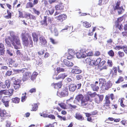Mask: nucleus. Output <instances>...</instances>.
Returning <instances> with one entry per match:
<instances>
[{"mask_svg": "<svg viewBox=\"0 0 127 127\" xmlns=\"http://www.w3.org/2000/svg\"><path fill=\"white\" fill-rule=\"evenodd\" d=\"M13 89H9L8 90H4L1 91L0 92V94L4 95H12L13 94Z\"/></svg>", "mask_w": 127, "mask_h": 127, "instance_id": "obj_11", "label": "nucleus"}, {"mask_svg": "<svg viewBox=\"0 0 127 127\" xmlns=\"http://www.w3.org/2000/svg\"><path fill=\"white\" fill-rule=\"evenodd\" d=\"M36 92V89L35 88H32L29 91V92L31 93H34Z\"/></svg>", "mask_w": 127, "mask_h": 127, "instance_id": "obj_59", "label": "nucleus"}, {"mask_svg": "<svg viewBox=\"0 0 127 127\" xmlns=\"http://www.w3.org/2000/svg\"><path fill=\"white\" fill-rule=\"evenodd\" d=\"M68 93L67 89L64 90L61 93L57 92V95L60 97H64L67 96L68 95Z\"/></svg>", "mask_w": 127, "mask_h": 127, "instance_id": "obj_12", "label": "nucleus"}, {"mask_svg": "<svg viewBox=\"0 0 127 127\" xmlns=\"http://www.w3.org/2000/svg\"><path fill=\"white\" fill-rule=\"evenodd\" d=\"M20 82L19 80H16L15 81L13 85H20Z\"/></svg>", "mask_w": 127, "mask_h": 127, "instance_id": "obj_60", "label": "nucleus"}, {"mask_svg": "<svg viewBox=\"0 0 127 127\" xmlns=\"http://www.w3.org/2000/svg\"><path fill=\"white\" fill-rule=\"evenodd\" d=\"M67 75L65 73L60 74L59 75L58 77H56L55 78L54 77L55 75H54L53 77V79H56V80H58L60 79H63L65 77L67 76Z\"/></svg>", "mask_w": 127, "mask_h": 127, "instance_id": "obj_18", "label": "nucleus"}, {"mask_svg": "<svg viewBox=\"0 0 127 127\" xmlns=\"http://www.w3.org/2000/svg\"><path fill=\"white\" fill-rule=\"evenodd\" d=\"M33 11L34 13L37 15H39L40 14V12L39 11L36 10L34 8H33Z\"/></svg>", "mask_w": 127, "mask_h": 127, "instance_id": "obj_42", "label": "nucleus"}, {"mask_svg": "<svg viewBox=\"0 0 127 127\" xmlns=\"http://www.w3.org/2000/svg\"><path fill=\"white\" fill-rule=\"evenodd\" d=\"M75 117L76 119L80 121L84 120V117L79 113H76Z\"/></svg>", "mask_w": 127, "mask_h": 127, "instance_id": "obj_20", "label": "nucleus"}, {"mask_svg": "<svg viewBox=\"0 0 127 127\" xmlns=\"http://www.w3.org/2000/svg\"><path fill=\"white\" fill-rule=\"evenodd\" d=\"M31 15V14L29 13H26L25 15V17L27 18L30 19Z\"/></svg>", "mask_w": 127, "mask_h": 127, "instance_id": "obj_55", "label": "nucleus"}, {"mask_svg": "<svg viewBox=\"0 0 127 127\" xmlns=\"http://www.w3.org/2000/svg\"><path fill=\"white\" fill-rule=\"evenodd\" d=\"M22 95L23 96L21 97V101L23 102L25 101L27 97L26 96L24 95L23 94Z\"/></svg>", "mask_w": 127, "mask_h": 127, "instance_id": "obj_52", "label": "nucleus"}, {"mask_svg": "<svg viewBox=\"0 0 127 127\" xmlns=\"http://www.w3.org/2000/svg\"><path fill=\"white\" fill-rule=\"evenodd\" d=\"M5 84L6 86H7V88H8L10 87V82L9 80H6L5 82Z\"/></svg>", "mask_w": 127, "mask_h": 127, "instance_id": "obj_38", "label": "nucleus"}, {"mask_svg": "<svg viewBox=\"0 0 127 127\" xmlns=\"http://www.w3.org/2000/svg\"><path fill=\"white\" fill-rule=\"evenodd\" d=\"M48 117L53 119H55V117L52 114L48 115Z\"/></svg>", "mask_w": 127, "mask_h": 127, "instance_id": "obj_64", "label": "nucleus"}, {"mask_svg": "<svg viewBox=\"0 0 127 127\" xmlns=\"http://www.w3.org/2000/svg\"><path fill=\"white\" fill-rule=\"evenodd\" d=\"M100 85H102V88L106 90H108L112 86V84L109 81H108L106 83V82L103 81V83H101Z\"/></svg>", "mask_w": 127, "mask_h": 127, "instance_id": "obj_5", "label": "nucleus"}, {"mask_svg": "<svg viewBox=\"0 0 127 127\" xmlns=\"http://www.w3.org/2000/svg\"><path fill=\"white\" fill-rule=\"evenodd\" d=\"M68 52L69 56L67 57V59H69L73 58L75 54L74 50L72 49H69Z\"/></svg>", "mask_w": 127, "mask_h": 127, "instance_id": "obj_17", "label": "nucleus"}, {"mask_svg": "<svg viewBox=\"0 0 127 127\" xmlns=\"http://www.w3.org/2000/svg\"><path fill=\"white\" fill-rule=\"evenodd\" d=\"M88 95L90 96L91 97H95L96 95L95 92L91 93V92H88Z\"/></svg>", "mask_w": 127, "mask_h": 127, "instance_id": "obj_43", "label": "nucleus"}, {"mask_svg": "<svg viewBox=\"0 0 127 127\" xmlns=\"http://www.w3.org/2000/svg\"><path fill=\"white\" fill-rule=\"evenodd\" d=\"M12 73V72L11 71H7L6 72L5 75L6 76H10Z\"/></svg>", "mask_w": 127, "mask_h": 127, "instance_id": "obj_62", "label": "nucleus"}, {"mask_svg": "<svg viewBox=\"0 0 127 127\" xmlns=\"http://www.w3.org/2000/svg\"><path fill=\"white\" fill-rule=\"evenodd\" d=\"M31 73L30 72H25L23 74L22 80L23 81H25L28 80L31 75Z\"/></svg>", "mask_w": 127, "mask_h": 127, "instance_id": "obj_13", "label": "nucleus"}, {"mask_svg": "<svg viewBox=\"0 0 127 127\" xmlns=\"http://www.w3.org/2000/svg\"><path fill=\"white\" fill-rule=\"evenodd\" d=\"M87 55V56H92L93 55V53L92 52H90L88 53H86V52H85Z\"/></svg>", "mask_w": 127, "mask_h": 127, "instance_id": "obj_61", "label": "nucleus"}, {"mask_svg": "<svg viewBox=\"0 0 127 127\" xmlns=\"http://www.w3.org/2000/svg\"><path fill=\"white\" fill-rule=\"evenodd\" d=\"M101 61V59L100 58H98L95 61V60H93L94 61V65H97L99 64H100V62Z\"/></svg>", "mask_w": 127, "mask_h": 127, "instance_id": "obj_30", "label": "nucleus"}, {"mask_svg": "<svg viewBox=\"0 0 127 127\" xmlns=\"http://www.w3.org/2000/svg\"><path fill=\"white\" fill-rule=\"evenodd\" d=\"M56 9L57 10H62L64 8V6L62 3H59L55 6Z\"/></svg>", "mask_w": 127, "mask_h": 127, "instance_id": "obj_26", "label": "nucleus"}, {"mask_svg": "<svg viewBox=\"0 0 127 127\" xmlns=\"http://www.w3.org/2000/svg\"><path fill=\"white\" fill-rule=\"evenodd\" d=\"M120 122L122 125L124 126H127V120H122Z\"/></svg>", "mask_w": 127, "mask_h": 127, "instance_id": "obj_48", "label": "nucleus"}, {"mask_svg": "<svg viewBox=\"0 0 127 127\" xmlns=\"http://www.w3.org/2000/svg\"><path fill=\"white\" fill-rule=\"evenodd\" d=\"M109 97L108 96H106L105 97V102L104 103V106L105 107H107L108 108H109L110 106V102L109 100Z\"/></svg>", "mask_w": 127, "mask_h": 127, "instance_id": "obj_22", "label": "nucleus"}, {"mask_svg": "<svg viewBox=\"0 0 127 127\" xmlns=\"http://www.w3.org/2000/svg\"><path fill=\"white\" fill-rule=\"evenodd\" d=\"M123 20L122 17H120L118 19V20L115 23V25L117 26L119 24L118 23L120 22Z\"/></svg>", "mask_w": 127, "mask_h": 127, "instance_id": "obj_39", "label": "nucleus"}, {"mask_svg": "<svg viewBox=\"0 0 127 127\" xmlns=\"http://www.w3.org/2000/svg\"><path fill=\"white\" fill-rule=\"evenodd\" d=\"M39 44L44 46H46L47 44V41L43 35H41L39 38Z\"/></svg>", "mask_w": 127, "mask_h": 127, "instance_id": "obj_6", "label": "nucleus"}, {"mask_svg": "<svg viewBox=\"0 0 127 127\" xmlns=\"http://www.w3.org/2000/svg\"><path fill=\"white\" fill-rule=\"evenodd\" d=\"M50 41L52 43L54 44H56L58 43V42L55 41L54 39L52 38H50Z\"/></svg>", "mask_w": 127, "mask_h": 127, "instance_id": "obj_51", "label": "nucleus"}, {"mask_svg": "<svg viewBox=\"0 0 127 127\" xmlns=\"http://www.w3.org/2000/svg\"><path fill=\"white\" fill-rule=\"evenodd\" d=\"M62 85L61 82H60L57 84H54V83H52L51 86L52 87L54 88L55 89H58L61 88Z\"/></svg>", "mask_w": 127, "mask_h": 127, "instance_id": "obj_19", "label": "nucleus"}, {"mask_svg": "<svg viewBox=\"0 0 127 127\" xmlns=\"http://www.w3.org/2000/svg\"><path fill=\"white\" fill-rule=\"evenodd\" d=\"M58 105L64 109H65L66 108L65 105L64 103H58Z\"/></svg>", "mask_w": 127, "mask_h": 127, "instance_id": "obj_46", "label": "nucleus"}, {"mask_svg": "<svg viewBox=\"0 0 127 127\" xmlns=\"http://www.w3.org/2000/svg\"><path fill=\"white\" fill-rule=\"evenodd\" d=\"M54 32L55 36H57L58 35V32L56 28H54Z\"/></svg>", "mask_w": 127, "mask_h": 127, "instance_id": "obj_58", "label": "nucleus"}, {"mask_svg": "<svg viewBox=\"0 0 127 127\" xmlns=\"http://www.w3.org/2000/svg\"><path fill=\"white\" fill-rule=\"evenodd\" d=\"M84 50L81 49L76 54L77 57L78 58H84L86 57V55L84 54Z\"/></svg>", "mask_w": 127, "mask_h": 127, "instance_id": "obj_7", "label": "nucleus"}, {"mask_svg": "<svg viewBox=\"0 0 127 127\" xmlns=\"http://www.w3.org/2000/svg\"><path fill=\"white\" fill-rule=\"evenodd\" d=\"M32 106V109L31 110L32 111H36L37 109V106L36 104H33Z\"/></svg>", "mask_w": 127, "mask_h": 127, "instance_id": "obj_36", "label": "nucleus"}, {"mask_svg": "<svg viewBox=\"0 0 127 127\" xmlns=\"http://www.w3.org/2000/svg\"><path fill=\"white\" fill-rule=\"evenodd\" d=\"M32 36L33 38V40L34 42L37 43L38 41V35L35 32L32 33Z\"/></svg>", "mask_w": 127, "mask_h": 127, "instance_id": "obj_27", "label": "nucleus"}, {"mask_svg": "<svg viewBox=\"0 0 127 127\" xmlns=\"http://www.w3.org/2000/svg\"><path fill=\"white\" fill-rule=\"evenodd\" d=\"M4 47L3 44L0 43V55L3 56L4 54Z\"/></svg>", "mask_w": 127, "mask_h": 127, "instance_id": "obj_21", "label": "nucleus"}, {"mask_svg": "<svg viewBox=\"0 0 127 127\" xmlns=\"http://www.w3.org/2000/svg\"><path fill=\"white\" fill-rule=\"evenodd\" d=\"M108 54L110 56L113 57L114 55V53L112 50H111L108 52Z\"/></svg>", "mask_w": 127, "mask_h": 127, "instance_id": "obj_44", "label": "nucleus"}, {"mask_svg": "<svg viewBox=\"0 0 127 127\" xmlns=\"http://www.w3.org/2000/svg\"><path fill=\"white\" fill-rule=\"evenodd\" d=\"M64 62L66 66L68 67L71 66L73 65L72 63L65 59L64 60Z\"/></svg>", "mask_w": 127, "mask_h": 127, "instance_id": "obj_24", "label": "nucleus"}, {"mask_svg": "<svg viewBox=\"0 0 127 127\" xmlns=\"http://www.w3.org/2000/svg\"><path fill=\"white\" fill-rule=\"evenodd\" d=\"M77 86L75 84H71L69 87V91L73 92L76 88Z\"/></svg>", "mask_w": 127, "mask_h": 127, "instance_id": "obj_23", "label": "nucleus"}, {"mask_svg": "<svg viewBox=\"0 0 127 127\" xmlns=\"http://www.w3.org/2000/svg\"><path fill=\"white\" fill-rule=\"evenodd\" d=\"M7 86L5 84H3V83L1 82L0 83V87L3 88H7Z\"/></svg>", "mask_w": 127, "mask_h": 127, "instance_id": "obj_49", "label": "nucleus"}, {"mask_svg": "<svg viewBox=\"0 0 127 127\" xmlns=\"http://www.w3.org/2000/svg\"><path fill=\"white\" fill-rule=\"evenodd\" d=\"M0 116L1 118V121L2 122L3 119H5V118L6 117L7 115L6 111L4 109H0Z\"/></svg>", "mask_w": 127, "mask_h": 127, "instance_id": "obj_9", "label": "nucleus"}, {"mask_svg": "<svg viewBox=\"0 0 127 127\" xmlns=\"http://www.w3.org/2000/svg\"><path fill=\"white\" fill-rule=\"evenodd\" d=\"M122 48L123 46H116L115 47V49L116 50H119L122 49Z\"/></svg>", "mask_w": 127, "mask_h": 127, "instance_id": "obj_56", "label": "nucleus"}, {"mask_svg": "<svg viewBox=\"0 0 127 127\" xmlns=\"http://www.w3.org/2000/svg\"><path fill=\"white\" fill-rule=\"evenodd\" d=\"M83 25L84 27L87 28H89L91 26V24L87 22H84Z\"/></svg>", "mask_w": 127, "mask_h": 127, "instance_id": "obj_33", "label": "nucleus"}, {"mask_svg": "<svg viewBox=\"0 0 127 127\" xmlns=\"http://www.w3.org/2000/svg\"><path fill=\"white\" fill-rule=\"evenodd\" d=\"M25 33V32H23L21 35L23 44L24 46L26 47H28L29 46L30 47H33L32 38L31 36H29V41L28 38L26 36Z\"/></svg>", "mask_w": 127, "mask_h": 127, "instance_id": "obj_2", "label": "nucleus"}, {"mask_svg": "<svg viewBox=\"0 0 127 127\" xmlns=\"http://www.w3.org/2000/svg\"><path fill=\"white\" fill-rule=\"evenodd\" d=\"M94 62L93 60L91 59L90 57L87 58L85 60V63H87L90 65H94Z\"/></svg>", "mask_w": 127, "mask_h": 127, "instance_id": "obj_15", "label": "nucleus"}, {"mask_svg": "<svg viewBox=\"0 0 127 127\" xmlns=\"http://www.w3.org/2000/svg\"><path fill=\"white\" fill-rule=\"evenodd\" d=\"M103 98V95H97L95 98V102L97 104L101 103Z\"/></svg>", "mask_w": 127, "mask_h": 127, "instance_id": "obj_10", "label": "nucleus"}, {"mask_svg": "<svg viewBox=\"0 0 127 127\" xmlns=\"http://www.w3.org/2000/svg\"><path fill=\"white\" fill-rule=\"evenodd\" d=\"M118 55L120 58H122L124 56V53L120 51H119L118 52Z\"/></svg>", "mask_w": 127, "mask_h": 127, "instance_id": "obj_40", "label": "nucleus"}, {"mask_svg": "<svg viewBox=\"0 0 127 127\" xmlns=\"http://www.w3.org/2000/svg\"><path fill=\"white\" fill-rule=\"evenodd\" d=\"M117 69V67H114L113 70L114 71V72H112L111 73V74H112V76H115L116 75Z\"/></svg>", "mask_w": 127, "mask_h": 127, "instance_id": "obj_34", "label": "nucleus"}, {"mask_svg": "<svg viewBox=\"0 0 127 127\" xmlns=\"http://www.w3.org/2000/svg\"><path fill=\"white\" fill-rule=\"evenodd\" d=\"M68 105L69 106V107L72 109L73 108L74 109H75L77 107V106L75 105H73L70 104H68Z\"/></svg>", "mask_w": 127, "mask_h": 127, "instance_id": "obj_53", "label": "nucleus"}, {"mask_svg": "<svg viewBox=\"0 0 127 127\" xmlns=\"http://www.w3.org/2000/svg\"><path fill=\"white\" fill-rule=\"evenodd\" d=\"M38 74L36 72H33L31 77V79L33 81L35 79L37 76Z\"/></svg>", "mask_w": 127, "mask_h": 127, "instance_id": "obj_31", "label": "nucleus"}, {"mask_svg": "<svg viewBox=\"0 0 127 127\" xmlns=\"http://www.w3.org/2000/svg\"><path fill=\"white\" fill-rule=\"evenodd\" d=\"M67 18L66 15L65 14H63L55 17V18L58 22H61L66 19Z\"/></svg>", "mask_w": 127, "mask_h": 127, "instance_id": "obj_8", "label": "nucleus"}, {"mask_svg": "<svg viewBox=\"0 0 127 127\" xmlns=\"http://www.w3.org/2000/svg\"><path fill=\"white\" fill-rule=\"evenodd\" d=\"M57 71L58 73L60 72L64 71V69L61 67H57Z\"/></svg>", "mask_w": 127, "mask_h": 127, "instance_id": "obj_50", "label": "nucleus"}, {"mask_svg": "<svg viewBox=\"0 0 127 127\" xmlns=\"http://www.w3.org/2000/svg\"><path fill=\"white\" fill-rule=\"evenodd\" d=\"M57 113V117L59 118V119L61 121H62V120L65 121H66L67 120L66 118L65 117H62V116H60L58 114V113L57 112H56Z\"/></svg>", "mask_w": 127, "mask_h": 127, "instance_id": "obj_32", "label": "nucleus"}, {"mask_svg": "<svg viewBox=\"0 0 127 127\" xmlns=\"http://www.w3.org/2000/svg\"><path fill=\"white\" fill-rule=\"evenodd\" d=\"M33 6V3L31 2H28L26 5V8H28L29 7H32Z\"/></svg>", "mask_w": 127, "mask_h": 127, "instance_id": "obj_41", "label": "nucleus"}, {"mask_svg": "<svg viewBox=\"0 0 127 127\" xmlns=\"http://www.w3.org/2000/svg\"><path fill=\"white\" fill-rule=\"evenodd\" d=\"M92 87L93 90L94 91H97L99 89L98 86L94 84L92 85Z\"/></svg>", "mask_w": 127, "mask_h": 127, "instance_id": "obj_35", "label": "nucleus"}, {"mask_svg": "<svg viewBox=\"0 0 127 127\" xmlns=\"http://www.w3.org/2000/svg\"><path fill=\"white\" fill-rule=\"evenodd\" d=\"M8 62L9 63V66L11 67L13 66L16 67L17 66L18 64L15 63V61L13 59L9 58L8 59Z\"/></svg>", "mask_w": 127, "mask_h": 127, "instance_id": "obj_14", "label": "nucleus"}, {"mask_svg": "<svg viewBox=\"0 0 127 127\" xmlns=\"http://www.w3.org/2000/svg\"><path fill=\"white\" fill-rule=\"evenodd\" d=\"M10 36L5 39L6 43L9 46H10L11 45V42L15 49H18L20 48L21 43L19 37L15 35L14 33L12 31L10 32Z\"/></svg>", "mask_w": 127, "mask_h": 127, "instance_id": "obj_1", "label": "nucleus"}, {"mask_svg": "<svg viewBox=\"0 0 127 127\" xmlns=\"http://www.w3.org/2000/svg\"><path fill=\"white\" fill-rule=\"evenodd\" d=\"M120 3V1L118 0L116 3V5L114 7V10H117L119 14H121L124 11V10L122 7L119 6Z\"/></svg>", "mask_w": 127, "mask_h": 127, "instance_id": "obj_4", "label": "nucleus"}, {"mask_svg": "<svg viewBox=\"0 0 127 127\" xmlns=\"http://www.w3.org/2000/svg\"><path fill=\"white\" fill-rule=\"evenodd\" d=\"M7 13L8 15L5 16V17L7 19L11 18V12L8 10L7 11Z\"/></svg>", "mask_w": 127, "mask_h": 127, "instance_id": "obj_37", "label": "nucleus"}, {"mask_svg": "<svg viewBox=\"0 0 127 127\" xmlns=\"http://www.w3.org/2000/svg\"><path fill=\"white\" fill-rule=\"evenodd\" d=\"M81 72V71L76 66L74 67L71 70V72L74 74H79Z\"/></svg>", "mask_w": 127, "mask_h": 127, "instance_id": "obj_16", "label": "nucleus"}, {"mask_svg": "<svg viewBox=\"0 0 127 127\" xmlns=\"http://www.w3.org/2000/svg\"><path fill=\"white\" fill-rule=\"evenodd\" d=\"M75 99L77 100L79 105L80 106H86L87 104L85 98L82 95H77Z\"/></svg>", "mask_w": 127, "mask_h": 127, "instance_id": "obj_3", "label": "nucleus"}, {"mask_svg": "<svg viewBox=\"0 0 127 127\" xmlns=\"http://www.w3.org/2000/svg\"><path fill=\"white\" fill-rule=\"evenodd\" d=\"M6 127H10V126L11 125V123L10 122L8 121H7L6 122Z\"/></svg>", "mask_w": 127, "mask_h": 127, "instance_id": "obj_63", "label": "nucleus"}, {"mask_svg": "<svg viewBox=\"0 0 127 127\" xmlns=\"http://www.w3.org/2000/svg\"><path fill=\"white\" fill-rule=\"evenodd\" d=\"M49 11L50 15H52L54 11V9L52 7L49 9Z\"/></svg>", "mask_w": 127, "mask_h": 127, "instance_id": "obj_54", "label": "nucleus"}, {"mask_svg": "<svg viewBox=\"0 0 127 127\" xmlns=\"http://www.w3.org/2000/svg\"><path fill=\"white\" fill-rule=\"evenodd\" d=\"M6 52V53L10 56L13 55V51L12 49L11 48H7Z\"/></svg>", "mask_w": 127, "mask_h": 127, "instance_id": "obj_29", "label": "nucleus"}, {"mask_svg": "<svg viewBox=\"0 0 127 127\" xmlns=\"http://www.w3.org/2000/svg\"><path fill=\"white\" fill-rule=\"evenodd\" d=\"M47 17L44 16L43 20L41 22V24L44 26H47Z\"/></svg>", "mask_w": 127, "mask_h": 127, "instance_id": "obj_25", "label": "nucleus"}, {"mask_svg": "<svg viewBox=\"0 0 127 127\" xmlns=\"http://www.w3.org/2000/svg\"><path fill=\"white\" fill-rule=\"evenodd\" d=\"M123 78L122 77H120L118 80L116 82V83H119L123 81Z\"/></svg>", "mask_w": 127, "mask_h": 127, "instance_id": "obj_45", "label": "nucleus"}, {"mask_svg": "<svg viewBox=\"0 0 127 127\" xmlns=\"http://www.w3.org/2000/svg\"><path fill=\"white\" fill-rule=\"evenodd\" d=\"M12 102L15 103H18L20 101V99L18 97H15L11 99Z\"/></svg>", "mask_w": 127, "mask_h": 127, "instance_id": "obj_28", "label": "nucleus"}, {"mask_svg": "<svg viewBox=\"0 0 127 127\" xmlns=\"http://www.w3.org/2000/svg\"><path fill=\"white\" fill-rule=\"evenodd\" d=\"M85 99L87 102V101H92V99L90 97V96L88 95V94L87 95Z\"/></svg>", "mask_w": 127, "mask_h": 127, "instance_id": "obj_47", "label": "nucleus"}, {"mask_svg": "<svg viewBox=\"0 0 127 127\" xmlns=\"http://www.w3.org/2000/svg\"><path fill=\"white\" fill-rule=\"evenodd\" d=\"M36 17L34 16L32 14L30 16V19H32L33 20L35 21L36 20Z\"/></svg>", "mask_w": 127, "mask_h": 127, "instance_id": "obj_57", "label": "nucleus"}]
</instances>
